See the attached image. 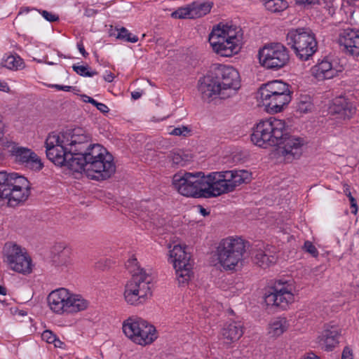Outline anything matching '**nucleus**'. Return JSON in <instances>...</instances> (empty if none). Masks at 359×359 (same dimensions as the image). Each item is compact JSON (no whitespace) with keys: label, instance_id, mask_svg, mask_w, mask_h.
I'll return each mask as SVG.
<instances>
[{"label":"nucleus","instance_id":"nucleus-1","mask_svg":"<svg viewBox=\"0 0 359 359\" xmlns=\"http://www.w3.org/2000/svg\"><path fill=\"white\" fill-rule=\"evenodd\" d=\"M45 144L46 156L54 164L67 166L73 172L83 171L91 180H107L116 171L113 156L102 145L92 144L82 128L52 133Z\"/></svg>","mask_w":359,"mask_h":359},{"label":"nucleus","instance_id":"nucleus-2","mask_svg":"<svg viewBox=\"0 0 359 359\" xmlns=\"http://www.w3.org/2000/svg\"><path fill=\"white\" fill-rule=\"evenodd\" d=\"M251 141L263 148L282 145L280 153L286 162L299 158L302 154L304 144L302 138L287 134L285 121L274 117L262 121L256 125L251 135Z\"/></svg>","mask_w":359,"mask_h":359},{"label":"nucleus","instance_id":"nucleus-3","mask_svg":"<svg viewBox=\"0 0 359 359\" xmlns=\"http://www.w3.org/2000/svg\"><path fill=\"white\" fill-rule=\"evenodd\" d=\"M243 33L239 27L220 22L215 26L208 38L212 50L222 57L237 54L242 46Z\"/></svg>","mask_w":359,"mask_h":359},{"label":"nucleus","instance_id":"nucleus-4","mask_svg":"<svg viewBox=\"0 0 359 359\" xmlns=\"http://www.w3.org/2000/svg\"><path fill=\"white\" fill-rule=\"evenodd\" d=\"M172 185L180 195L194 198H210L208 175L201 172H179L172 180Z\"/></svg>","mask_w":359,"mask_h":359},{"label":"nucleus","instance_id":"nucleus-5","mask_svg":"<svg viewBox=\"0 0 359 359\" xmlns=\"http://www.w3.org/2000/svg\"><path fill=\"white\" fill-rule=\"evenodd\" d=\"M30 184L26 177L18 173L0 171V202L15 207L25 201L29 195Z\"/></svg>","mask_w":359,"mask_h":359},{"label":"nucleus","instance_id":"nucleus-6","mask_svg":"<svg viewBox=\"0 0 359 359\" xmlns=\"http://www.w3.org/2000/svg\"><path fill=\"white\" fill-rule=\"evenodd\" d=\"M251 173L245 170H229L208 174L210 198L233 191L242 184L250 182Z\"/></svg>","mask_w":359,"mask_h":359},{"label":"nucleus","instance_id":"nucleus-7","mask_svg":"<svg viewBox=\"0 0 359 359\" xmlns=\"http://www.w3.org/2000/svg\"><path fill=\"white\" fill-rule=\"evenodd\" d=\"M50 309L55 313H77L86 310L90 302L79 294L60 287L53 290L47 297Z\"/></svg>","mask_w":359,"mask_h":359},{"label":"nucleus","instance_id":"nucleus-8","mask_svg":"<svg viewBox=\"0 0 359 359\" xmlns=\"http://www.w3.org/2000/svg\"><path fill=\"white\" fill-rule=\"evenodd\" d=\"M259 93L262 105L269 113L280 112L292 99L289 86L279 80L262 84Z\"/></svg>","mask_w":359,"mask_h":359},{"label":"nucleus","instance_id":"nucleus-9","mask_svg":"<svg viewBox=\"0 0 359 359\" xmlns=\"http://www.w3.org/2000/svg\"><path fill=\"white\" fill-rule=\"evenodd\" d=\"M249 243L241 237L229 236L222 239L216 250L217 258L225 269H233L242 261Z\"/></svg>","mask_w":359,"mask_h":359},{"label":"nucleus","instance_id":"nucleus-10","mask_svg":"<svg viewBox=\"0 0 359 359\" xmlns=\"http://www.w3.org/2000/svg\"><path fill=\"white\" fill-rule=\"evenodd\" d=\"M286 41L297 56L303 61L308 60L318 48L315 35L309 29L297 28L289 30Z\"/></svg>","mask_w":359,"mask_h":359},{"label":"nucleus","instance_id":"nucleus-11","mask_svg":"<svg viewBox=\"0 0 359 359\" xmlns=\"http://www.w3.org/2000/svg\"><path fill=\"white\" fill-rule=\"evenodd\" d=\"M122 329L128 339L139 345L151 344L157 338L156 328L141 318H128L123 323Z\"/></svg>","mask_w":359,"mask_h":359},{"label":"nucleus","instance_id":"nucleus-12","mask_svg":"<svg viewBox=\"0 0 359 359\" xmlns=\"http://www.w3.org/2000/svg\"><path fill=\"white\" fill-rule=\"evenodd\" d=\"M151 280L150 275L132 277L125 285L126 302L135 306L145 303L151 295Z\"/></svg>","mask_w":359,"mask_h":359},{"label":"nucleus","instance_id":"nucleus-13","mask_svg":"<svg viewBox=\"0 0 359 359\" xmlns=\"http://www.w3.org/2000/svg\"><path fill=\"white\" fill-rule=\"evenodd\" d=\"M258 57L262 66L269 69H279L289 62V51L280 43L265 44L259 50Z\"/></svg>","mask_w":359,"mask_h":359},{"label":"nucleus","instance_id":"nucleus-14","mask_svg":"<svg viewBox=\"0 0 359 359\" xmlns=\"http://www.w3.org/2000/svg\"><path fill=\"white\" fill-rule=\"evenodd\" d=\"M168 261L172 264L179 284L188 283L193 274V262L184 248L175 245L169 251Z\"/></svg>","mask_w":359,"mask_h":359},{"label":"nucleus","instance_id":"nucleus-15","mask_svg":"<svg viewBox=\"0 0 359 359\" xmlns=\"http://www.w3.org/2000/svg\"><path fill=\"white\" fill-rule=\"evenodd\" d=\"M4 252L5 262L11 269L23 274L32 272V259L24 249L16 244L7 243Z\"/></svg>","mask_w":359,"mask_h":359},{"label":"nucleus","instance_id":"nucleus-16","mask_svg":"<svg viewBox=\"0 0 359 359\" xmlns=\"http://www.w3.org/2000/svg\"><path fill=\"white\" fill-rule=\"evenodd\" d=\"M215 77L222 90V99L234 95L241 87L239 73L231 66L219 65L215 70Z\"/></svg>","mask_w":359,"mask_h":359},{"label":"nucleus","instance_id":"nucleus-17","mask_svg":"<svg viewBox=\"0 0 359 359\" xmlns=\"http://www.w3.org/2000/svg\"><path fill=\"white\" fill-rule=\"evenodd\" d=\"M294 287L292 283L285 282L280 284L279 283L272 292L265 294L264 302L268 306H275L285 309L294 302Z\"/></svg>","mask_w":359,"mask_h":359},{"label":"nucleus","instance_id":"nucleus-18","mask_svg":"<svg viewBox=\"0 0 359 359\" xmlns=\"http://www.w3.org/2000/svg\"><path fill=\"white\" fill-rule=\"evenodd\" d=\"M338 42L343 51L353 57L359 56V29L348 27L342 29Z\"/></svg>","mask_w":359,"mask_h":359},{"label":"nucleus","instance_id":"nucleus-19","mask_svg":"<svg viewBox=\"0 0 359 359\" xmlns=\"http://www.w3.org/2000/svg\"><path fill=\"white\" fill-rule=\"evenodd\" d=\"M11 155L15 161L25 167L33 170H40L43 168L41 158L31 149L23 147H13Z\"/></svg>","mask_w":359,"mask_h":359},{"label":"nucleus","instance_id":"nucleus-20","mask_svg":"<svg viewBox=\"0 0 359 359\" xmlns=\"http://www.w3.org/2000/svg\"><path fill=\"white\" fill-rule=\"evenodd\" d=\"M198 88L202 99L205 101L210 102L217 97L222 99V90L215 76H206L201 79Z\"/></svg>","mask_w":359,"mask_h":359},{"label":"nucleus","instance_id":"nucleus-21","mask_svg":"<svg viewBox=\"0 0 359 359\" xmlns=\"http://www.w3.org/2000/svg\"><path fill=\"white\" fill-rule=\"evenodd\" d=\"M330 112L345 120L349 119L355 114V108L346 97L340 96L334 99L330 107Z\"/></svg>","mask_w":359,"mask_h":359},{"label":"nucleus","instance_id":"nucleus-22","mask_svg":"<svg viewBox=\"0 0 359 359\" xmlns=\"http://www.w3.org/2000/svg\"><path fill=\"white\" fill-rule=\"evenodd\" d=\"M243 333V325L240 321L228 322L221 330L222 339L226 344H231L238 341Z\"/></svg>","mask_w":359,"mask_h":359},{"label":"nucleus","instance_id":"nucleus-23","mask_svg":"<svg viewBox=\"0 0 359 359\" xmlns=\"http://www.w3.org/2000/svg\"><path fill=\"white\" fill-rule=\"evenodd\" d=\"M254 254L255 263L262 268L269 267L276 261V257L272 255L269 246H265L263 243L256 245Z\"/></svg>","mask_w":359,"mask_h":359},{"label":"nucleus","instance_id":"nucleus-24","mask_svg":"<svg viewBox=\"0 0 359 359\" xmlns=\"http://www.w3.org/2000/svg\"><path fill=\"white\" fill-rule=\"evenodd\" d=\"M311 74L318 81L330 79L337 76L338 71L328 60H323L311 68Z\"/></svg>","mask_w":359,"mask_h":359},{"label":"nucleus","instance_id":"nucleus-25","mask_svg":"<svg viewBox=\"0 0 359 359\" xmlns=\"http://www.w3.org/2000/svg\"><path fill=\"white\" fill-rule=\"evenodd\" d=\"M339 328L334 325H326L321 335L320 343L327 351H330L338 343Z\"/></svg>","mask_w":359,"mask_h":359},{"label":"nucleus","instance_id":"nucleus-26","mask_svg":"<svg viewBox=\"0 0 359 359\" xmlns=\"http://www.w3.org/2000/svg\"><path fill=\"white\" fill-rule=\"evenodd\" d=\"M288 320L283 317H278L270 321L267 327V334L271 338L281 336L289 328Z\"/></svg>","mask_w":359,"mask_h":359},{"label":"nucleus","instance_id":"nucleus-27","mask_svg":"<svg viewBox=\"0 0 359 359\" xmlns=\"http://www.w3.org/2000/svg\"><path fill=\"white\" fill-rule=\"evenodd\" d=\"M192 18H199L209 13L213 6L212 1H194L190 4Z\"/></svg>","mask_w":359,"mask_h":359},{"label":"nucleus","instance_id":"nucleus-28","mask_svg":"<svg viewBox=\"0 0 359 359\" xmlns=\"http://www.w3.org/2000/svg\"><path fill=\"white\" fill-rule=\"evenodd\" d=\"M1 64L3 67L14 71L22 69L25 67L22 59L16 55H10L4 57Z\"/></svg>","mask_w":359,"mask_h":359},{"label":"nucleus","instance_id":"nucleus-29","mask_svg":"<svg viewBox=\"0 0 359 359\" xmlns=\"http://www.w3.org/2000/svg\"><path fill=\"white\" fill-rule=\"evenodd\" d=\"M314 106L311 97L307 95H301L297 102V111L302 114H306L312 111Z\"/></svg>","mask_w":359,"mask_h":359},{"label":"nucleus","instance_id":"nucleus-30","mask_svg":"<svg viewBox=\"0 0 359 359\" xmlns=\"http://www.w3.org/2000/svg\"><path fill=\"white\" fill-rule=\"evenodd\" d=\"M266 9L271 13H280L288 7L285 0H263Z\"/></svg>","mask_w":359,"mask_h":359},{"label":"nucleus","instance_id":"nucleus-31","mask_svg":"<svg viewBox=\"0 0 359 359\" xmlns=\"http://www.w3.org/2000/svg\"><path fill=\"white\" fill-rule=\"evenodd\" d=\"M127 269L132 274V277L135 276H143V275H149V273L146 271L144 269L141 268L139 265L137 259L132 256L130 259H128V262L126 264Z\"/></svg>","mask_w":359,"mask_h":359},{"label":"nucleus","instance_id":"nucleus-32","mask_svg":"<svg viewBox=\"0 0 359 359\" xmlns=\"http://www.w3.org/2000/svg\"><path fill=\"white\" fill-rule=\"evenodd\" d=\"M171 17L175 19H193L190 4L177 8L171 13Z\"/></svg>","mask_w":359,"mask_h":359},{"label":"nucleus","instance_id":"nucleus-33","mask_svg":"<svg viewBox=\"0 0 359 359\" xmlns=\"http://www.w3.org/2000/svg\"><path fill=\"white\" fill-rule=\"evenodd\" d=\"M118 34L117 39H122L127 42L136 43L138 41V37L133 35L126 28L121 27L117 29Z\"/></svg>","mask_w":359,"mask_h":359},{"label":"nucleus","instance_id":"nucleus-34","mask_svg":"<svg viewBox=\"0 0 359 359\" xmlns=\"http://www.w3.org/2000/svg\"><path fill=\"white\" fill-rule=\"evenodd\" d=\"M72 69L76 74L81 76L92 77L97 74V72L91 71L88 66L74 65Z\"/></svg>","mask_w":359,"mask_h":359},{"label":"nucleus","instance_id":"nucleus-35","mask_svg":"<svg viewBox=\"0 0 359 359\" xmlns=\"http://www.w3.org/2000/svg\"><path fill=\"white\" fill-rule=\"evenodd\" d=\"M191 133V129L188 126H182L173 128L169 130L168 133L171 135L187 137Z\"/></svg>","mask_w":359,"mask_h":359},{"label":"nucleus","instance_id":"nucleus-36","mask_svg":"<svg viewBox=\"0 0 359 359\" xmlns=\"http://www.w3.org/2000/svg\"><path fill=\"white\" fill-rule=\"evenodd\" d=\"M171 160L173 164L177 166H184L187 163V160L180 153H173L171 156Z\"/></svg>","mask_w":359,"mask_h":359},{"label":"nucleus","instance_id":"nucleus-37","mask_svg":"<svg viewBox=\"0 0 359 359\" xmlns=\"http://www.w3.org/2000/svg\"><path fill=\"white\" fill-rule=\"evenodd\" d=\"M304 250L312 255L313 257H316L318 255V251L315 245L309 241H306L304 242Z\"/></svg>","mask_w":359,"mask_h":359},{"label":"nucleus","instance_id":"nucleus-38","mask_svg":"<svg viewBox=\"0 0 359 359\" xmlns=\"http://www.w3.org/2000/svg\"><path fill=\"white\" fill-rule=\"evenodd\" d=\"M44 19L50 22H56L59 20V16L52 12L47 11L37 10Z\"/></svg>","mask_w":359,"mask_h":359},{"label":"nucleus","instance_id":"nucleus-39","mask_svg":"<svg viewBox=\"0 0 359 359\" xmlns=\"http://www.w3.org/2000/svg\"><path fill=\"white\" fill-rule=\"evenodd\" d=\"M56 335L53 333L50 330H45L41 334V338L43 341H46L48 344H52L55 341Z\"/></svg>","mask_w":359,"mask_h":359},{"label":"nucleus","instance_id":"nucleus-40","mask_svg":"<svg viewBox=\"0 0 359 359\" xmlns=\"http://www.w3.org/2000/svg\"><path fill=\"white\" fill-rule=\"evenodd\" d=\"M92 104L96 107V108L102 113L106 114L109 111V107L104 103L98 102L96 100L92 101Z\"/></svg>","mask_w":359,"mask_h":359},{"label":"nucleus","instance_id":"nucleus-41","mask_svg":"<svg viewBox=\"0 0 359 359\" xmlns=\"http://www.w3.org/2000/svg\"><path fill=\"white\" fill-rule=\"evenodd\" d=\"M48 86L50 88H55L57 90H63V91H66V92H69L72 89V86H62V85H59V84H50V85H48Z\"/></svg>","mask_w":359,"mask_h":359},{"label":"nucleus","instance_id":"nucleus-42","mask_svg":"<svg viewBox=\"0 0 359 359\" xmlns=\"http://www.w3.org/2000/svg\"><path fill=\"white\" fill-rule=\"evenodd\" d=\"M341 359H353L352 351L348 347H345L342 352Z\"/></svg>","mask_w":359,"mask_h":359},{"label":"nucleus","instance_id":"nucleus-43","mask_svg":"<svg viewBox=\"0 0 359 359\" xmlns=\"http://www.w3.org/2000/svg\"><path fill=\"white\" fill-rule=\"evenodd\" d=\"M295 4L297 5H314L318 4V0H294Z\"/></svg>","mask_w":359,"mask_h":359},{"label":"nucleus","instance_id":"nucleus-44","mask_svg":"<svg viewBox=\"0 0 359 359\" xmlns=\"http://www.w3.org/2000/svg\"><path fill=\"white\" fill-rule=\"evenodd\" d=\"M351 203V208L352 209L351 212L354 215H356L358 212V205L355 198L352 196L348 198Z\"/></svg>","mask_w":359,"mask_h":359},{"label":"nucleus","instance_id":"nucleus-45","mask_svg":"<svg viewBox=\"0 0 359 359\" xmlns=\"http://www.w3.org/2000/svg\"><path fill=\"white\" fill-rule=\"evenodd\" d=\"M76 46H77V48H78L79 51L81 53V54L84 57H86L88 55V53L86 51L82 41H79L77 43Z\"/></svg>","mask_w":359,"mask_h":359},{"label":"nucleus","instance_id":"nucleus-46","mask_svg":"<svg viewBox=\"0 0 359 359\" xmlns=\"http://www.w3.org/2000/svg\"><path fill=\"white\" fill-rule=\"evenodd\" d=\"M0 91L6 93H9L11 91L8 83L4 81L0 80Z\"/></svg>","mask_w":359,"mask_h":359},{"label":"nucleus","instance_id":"nucleus-47","mask_svg":"<svg viewBox=\"0 0 359 359\" xmlns=\"http://www.w3.org/2000/svg\"><path fill=\"white\" fill-rule=\"evenodd\" d=\"M142 217L146 222L149 221L151 223H153L154 224H156V223H155V217H154V215H152L151 216L149 215H147V216H144V215H142Z\"/></svg>","mask_w":359,"mask_h":359},{"label":"nucleus","instance_id":"nucleus-48","mask_svg":"<svg viewBox=\"0 0 359 359\" xmlns=\"http://www.w3.org/2000/svg\"><path fill=\"white\" fill-rule=\"evenodd\" d=\"M344 193L345 194V195L348 197V198H350L351 196H352L351 195V192L350 191V187L348 185V184H344Z\"/></svg>","mask_w":359,"mask_h":359},{"label":"nucleus","instance_id":"nucleus-49","mask_svg":"<svg viewBox=\"0 0 359 359\" xmlns=\"http://www.w3.org/2000/svg\"><path fill=\"white\" fill-rule=\"evenodd\" d=\"M104 79L106 81H107V82L110 83V82L113 81V80H114V76H113V74H112L111 73H110V72H109V73H107V74L104 76Z\"/></svg>","mask_w":359,"mask_h":359},{"label":"nucleus","instance_id":"nucleus-50","mask_svg":"<svg viewBox=\"0 0 359 359\" xmlns=\"http://www.w3.org/2000/svg\"><path fill=\"white\" fill-rule=\"evenodd\" d=\"M52 344H53L54 346L57 348H62V346L64 345V343L57 339V337H55V341Z\"/></svg>","mask_w":359,"mask_h":359},{"label":"nucleus","instance_id":"nucleus-51","mask_svg":"<svg viewBox=\"0 0 359 359\" xmlns=\"http://www.w3.org/2000/svg\"><path fill=\"white\" fill-rule=\"evenodd\" d=\"M141 96H142V93H140L139 91H133L131 93V97L134 100H137V99L140 98Z\"/></svg>","mask_w":359,"mask_h":359},{"label":"nucleus","instance_id":"nucleus-52","mask_svg":"<svg viewBox=\"0 0 359 359\" xmlns=\"http://www.w3.org/2000/svg\"><path fill=\"white\" fill-rule=\"evenodd\" d=\"M35 10V8H30L29 7H22L20 8V11L19 12V14L22 13H27L29 11Z\"/></svg>","mask_w":359,"mask_h":359},{"label":"nucleus","instance_id":"nucleus-53","mask_svg":"<svg viewBox=\"0 0 359 359\" xmlns=\"http://www.w3.org/2000/svg\"><path fill=\"white\" fill-rule=\"evenodd\" d=\"M82 97H83V101L85 102H88V103L92 104V101L95 100L93 98H92L88 95H83Z\"/></svg>","mask_w":359,"mask_h":359},{"label":"nucleus","instance_id":"nucleus-54","mask_svg":"<svg viewBox=\"0 0 359 359\" xmlns=\"http://www.w3.org/2000/svg\"><path fill=\"white\" fill-rule=\"evenodd\" d=\"M200 213L203 215V216H207L209 215V212L207 211L206 209L201 207L200 208Z\"/></svg>","mask_w":359,"mask_h":359},{"label":"nucleus","instance_id":"nucleus-55","mask_svg":"<svg viewBox=\"0 0 359 359\" xmlns=\"http://www.w3.org/2000/svg\"><path fill=\"white\" fill-rule=\"evenodd\" d=\"M304 359H320L317 355L314 353H309Z\"/></svg>","mask_w":359,"mask_h":359},{"label":"nucleus","instance_id":"nucleus-56","mask_svg":"<svg viewBox=\"0 0 359 359\" xmlns=\"http://www.w3.org/2000/svg\"><path fill=\"white\" fill-rule=\"evenodd\" d=\"M7 292V290L5 287L0 285V294L1 295H6Z\"/></svg>","mask_w":359,"mask_h":359},{"label":"nucleus","instance_id":"nucleus-57","mask_svg":"<svg viewBox=\"0 0 359 359\" xmlns=\"http://www.w3.org/2000/svg\"><path fill=\"white\" fill-rule=\"evenodd\" d=\"M48 65H54L55 63H53V62H48Z\"/></svg>","mask_w":359,"mask_h":359}]
</instances>
